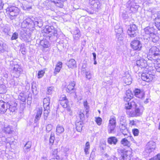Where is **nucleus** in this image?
<instances>
[{
  "mask_svg": "<svg viewBox=\"0 0 160 160\" xmlns=\"http://www.w3.org/2000/svg\"><path fill=\"white\" fill-rule=\"evenodd\" d=\"M136 64L137 66L141 68H144V70L141 74L142 79L143 81L147 82L152 81L155 76L151 74V72H148V68H146L147 65L146 60H145L143 58H141L139 60L137 61Z\"/></svg>",
  "mask_w": 160,
  "mask_h": 160,
  "instance_id": "1",
  "label": "nucleus"
},
{
  "mask_svg": "<svg viewBox=\"0 0 160 160\" xmlns=\"http://www.w3.org/2000/svg\"><path fill=\"white\" fill-rule=\"evenodd\" d=\"M37 19L34 18H28L24 20L22 23L23 28H27L31 29L34 28V26H38L41 27L42 26V22L41 20L37 21Z\"/></svg>",
  "mask_w": 160,
  "mask_h": 160,
  "instance_id": "2",
  "label": "nucleus"
},
{
  "mask_svg": "<svg viewBox=\"0 0 160 160\" xmlns=\"http://www.w3.org/2000/svg\"><path fill=\"white\" fill-rule=\"evenodd\" d=\"M42 35L46 37H51L53 36L58 37L59 34L57 30L53 26H46L42 32Z\"/></svg>",
  "mask_w": 160,
  "mask_h": 160,
  "instance_id": "3",
  "label": "nucleus"
},
{
  "mask_svg": "<svg viewBox=\"0 0 160 160\" xmlns=\"http://www.w3.org/2000/svg\"><path fill=\"white\" fill-rule=\"evenodd\" d=\"M144 31L146 34L148 35L149 39L154 43L156 42L158 40L159 38L155 34V30L153 27L149 26L146 27L144 29Z\"/></svg>",
  "mask_w": 160,
  "mask_h": 160,
  "instance_id": "4",
  "label": "nucleus"
},
{
  "mask_svg": "<svg viewBox=\"0 0 160 160\" xmlns=\"http://www.w3.org/2000/svg\"><path fill=\"white\" fill-rule=\"evenodd\" d=\"M160 56L159 49L156 46L152 47L149 50L148 54L147 55V58L150 60H156Z\"/></svg>",
  "mask_w": 160,
  "mask_h": 160,
  "instance_id": "5",
  "label": "nucleus"
},
{
  "mask_svg": "<svg viewBox=\"0 0 160 160\" xmlns=\"http://www.w3.org/2000/svg\"><path fill=\"white\" fill-rule=\"evenodd\" d=\"M7 12L9 14V18L11 20L15 19L18 15L19 10L16 7L11 6L6 9Z\"/></svg>",
  "mask_w": 160,
  "mask_h": 160,
  "instance_id": "6",
  "label": "nucleus"
},
{
  "mask_svg": "<svg viewBox=\"0 0 160 160\" xmlns=\"http://www.w3.org/2000/svg\"><path fill=\"white\" fill-rule=\"evenodd\" d=\"M89 3L91 8L95 12L100 8L101 4L99 0H89Z\"/></svg>",
  "mask_w": 160,
  "mask_h": 160,
  "instance_id": "7",
  "label": "nucleus"
},
{
  "mask_svg": "<svg viewBox=\"0 0 160 160\" xmlns=\"http://www.w3.org/2000/svg\"><path fill=\"white\" fill-rule=\"evenodd\" d=\"M135 109L132 111L128 110L127 111V113L130 117H134L140 116L142 113V111L139 108H137L136 106Z\"/></svg>",
  "mask_w": 160,
  "mask_h": 160,
  "instance_id": "8",
  "label": "nucleus"
},
{
  "mask_svg": "<svg viewBox=\"0 0 160 160\" xmlns=\"http://www.w3.org/2000/svg\"><path fill=\"white\" fill-rule=\"evenodd\" d=\"M7 109L8 108V110L10 111V115L16 112L17 110V104L16 102H12L11 103H6Z\"/></svg>",
  "mask_w": 160,
  "mask_h": 160,
  "instance_id": "9",
  "label": "nucleus"
},
{
  "mask_svg": "<svg viewBox=\"0 0 160 160\" xmlns=\"http://www.w3.org/2000/svg\"><path fill=\"white\" fill-rule=\"evenodd\" d=\"M131 47L134 50H140L142 47V44L140 41L135 40L131 43Z\"/></svg>",
  "mask_w": 160,
  "mask_h": 160,
  "instance_id": "10",
  "label": "nucleus"
},
{
  "mask_svg": "<svg viewBox=\"0 0 160 160\" xmlns=\"http://www.w3.org/2000/svg\"><path fill=\"white\" fill-rule=\"evenodd\" d=\"M137 29V27L135 24H132L130 25L128 28V35L131 37H134L136 36V31Z\"/></svg>",
  "mask_w": 160,
  "mask_h": 160,
  "instance_id": "11",
  "label": "nucleus"
},
{
  "mask_svg": "<svg viewBox=\"0 0 160 160\" xmlns=\"http://www.w3.org/2000/svg\"><path fill=\"white\" fill-rule=\"evenodd\" d=\"M134 93L135 96L138 98L142 99L144 97L145 92L143 90L135 89L134 91Z\"/></svg>",
  "mask_w": 160,
  "mask_h": 160,
  "instance_id": "12",
  "label": "nucleus"
},
{
  "mask_svg": "<svg viewBox=\"0 0 160 160\" xmlns=\"http://www.w3.org/2000/svg\"><path fill=\"white\" fill-rule=\"evenodd\" d=\"M13 71V72L17 75L16 77H18L19 75L22 73L23 71L21 67L19 65L17 64L14 66Z\"/></svg>",
  "mask_w": 160,
  "mask_h": 160,
  "instance_id": "13",
  "label": "nucleus"
},
{
  "mask_svg": "<svg viewBox=\"0 0 160 160\" xmlns=\"http://www.w3.org/2000/svg\"><path fill=\"white\" fill-rule=\"evenodd\" d=\"M75 85V82L73 81L69 83L66 87V91L67 92L72 93L75 92V90L74 89Z\"/></svg>",
  "mask_w": 160,
  "mask_h": 160,
  "instance_id": "14",
  "label": "nucleus"
},
{
  "mask_svg": "<svg viewBox=\"0 0 160 160\" xmlns=\"http://www.w3.org/2000/svg\"><path fill=\"white\" fill-rule=\"evenodd\" d=\"M35 113L36 114L35 121H37L40 119L42 113V108H37L35 110Z\"/></svg>",
  "mask_w": 160,
  "mask_h": 160,
  "instance_id": "15",
  "label": "nucleus"
},
{
  "mask_svg": "<svg viewBox=\"0 0 160 160\" xmlns=\"http://www.w3.org/2000/svg\"><path fill=\"white\" fill-rule=\"evenodd\" d=\"M123 80L125 83L127 85H129L131 83L132 79L130 75L128 73H126V76L123 77Z\"/></svg>",
  "mask_w": 160,
  "mask_h": 160,
  "instance_id": "16",
  "label": "nucleus"
},
{
  "mask_svg": "<svg viewBox=\"0 0 160 160\" xmlns=\"http://www.w3.org/2000/svg\"><path fill=\"white\" fill-rule=\"evenodd\" d=\"M12 128L10 125H4L2 128V131L6 133L10 134L12 131Z\"/></svg>",
  "mask_w": 160,
  "mask_h": 160,
  "instance_id": "17",
  "label": "nucleus"
},
{
  "mask_svg": "<svg viewBox=\"0 0 160 160\" xmlns=\"http://www.w3.org/2000/svg\"><path fill=\"white\" fill-rule=\"evenodd\" d=\"M67 64L69 68H73L77 67L76 61L73 59H71L68 61Z\"/></svg>",
  "mask_w": 160,
  "mask_h": 160,
  "instance_id": "18",
  "label": "nucleus"
},
{
  "mask_svg": "<svg viewBox=\"0 0 160 160\" xmlns=\"http://www.w3.org/2000/svg\"><path fill=\"white\" fill-rule=\"evenodd\" d=\"M8 51L6 44L2 41H0V53H3Z\"/></svg>",
  "mask_w": 160,
  "mask_h": 160,
  "instance_id": "19",
  "label": "nucleus"
},
{
  "mask_svg": "<svg viewBox=\"0 0 160 160\" xmlns=\"http://www.w3.org/2000/svg\"><path fill=\"white\" fill-rule=\"evenodd\" d=\"M32 146V142L31 141H28L25 145L23 148V151L24 153H27L30 150Z\"/></svg>",
  "mask_w": 160,
  "mask_h": 160,
  "instance_id": "20",
  "label": "nucleus"
},
{
  "mask_svg": "<svg viewBox=\"0 0 160 160\" xmlns=\"http://www.w3.org/2000/svg\"><path fill=\"white\" fill-rule=\"evenodd\" d=\"M50 101V98L49 97L46 98L44 99L43 101L44 108L49 109Z\"/></svg>",
  "mask_w": 160,
  "mask_h": 160,
  "instance_id": "21",
  "label": "nucleus"
},
{
  "mask_svg": "<svg viewBox=\"0 0 160 160\" xmlns=\"http://www.w3.org/2000/svg\"><path fill=\"white\" fill-rule=\"evenodd\" d=\"M30 38L29 36L26 32H22L21 35V39L26 42H29V39Z\"/></svg>",
  "mask_w": 160,
  "mask_h": 160,
  "instance_id": "22",
  "label": "nucleus"
},
{
  "mask_svg": "<svg viewBox=\"0 0 160 160\" xmlns=\"http://www.w3.org/2000/svg\"><path fill=\"white\" fill-rule=\"evenodd\" d=\"M118 141V139L115 137H111L109 138L108 139V142L110 144H113L114 145H116Z\"/></svg>",
  "mask_w": 160,
  "mask_h": 160,
  "instance_id": "23",
  "label": "nucleus"
},
{
  "mask_svg": "<svg viewBox=\"0 0 160 160\" xmlns=\"http://www.w3.org/2000/svg\"><path fill=\"white\" fill-rule=\"evenodd\" d=\"M64 131V129L63 127L59 125H58L57 127L56 133L58 135H59L62 133Z\"/></svg>",
  "mask_w": 160,
  "mask_h": 160,
  "instance_id": "24",
  "label": "nucleus"
},
{
  "mask_svg": "<svg viewBox=\"0 0 160 160\" xmlns=\"http://www.w3.org/2000/svg\"><path fill=\"white\" fill-rule=\"evenodd\" d=\"M134 106H136V104L134 102H126L125 104V108L129 110L131 109L132 107Z\"/></svg>",
  "mask_w": 160,
  "mask_h": 160,
  "instance_id": "25",
  "label": "nucleus"
},
{
  "mask_svg": "<svg viewBox=\"0 0 160 160\" xmlns=\"http://www.w3.org/2000/svg\"><path fill=\"white\" fill-rule=\"evenodd\" d=\"M83 124L82 122L81 121L76 123V128L78 132H80L82 131Z\"/></svg>",
  "mask_w": 160,
  "mask_h": 160,
  "instance_id": "26",
  "label": "nucleus"
},
{
  "mask_svg": "<svg viewBox=\"0 0 160 160\" xmlns=\"http://www.w3.org/2000/svg\"><path fill=\"white\" fill-rule=\"evenodd\" d=\"M40 45L44 48H47L50 45L49 42L46 39H43L40 42Z\"/></svg>",
  "mask_w": 160,
  "mask_h": 160,
  "instance_id": "27",
  "label": "nucleus"
},
{
  "mask_svg": "<svg viewBox=\"0 0 160 160\" xmlns=\"http://www.w3.org/2000/svg\"><path fill=\"white\" fill-rule=\"evenodd\" d=\"M6 103L4 102L2 100L0 101V108L1 112H3V113L7 111L8 110L7 108H6L5 107V106H6Z\"/></svg>",
  "mask_w": 160,
  "mask_h": 160,
  "instance_id": "28",
  "label": "nucleus"
},
{
  "mask_svg": "<svg viewBox=\"0 0 160 160\" xmlns=\"http://www.w3.org/2000/svg\"><path fill=\"white\" fill-rule=\"evenodd\" d=\"M149 144L152 145V146L151 147L149 146V145L147 147L146 151L147 152L150 153L151 152L153 151L155 148V143L153 142H149Z\"/></svg>",
  "mask_w": 160,
  "mask_h": 160,
  "instance_id": "29",
  "label": "nucleus"
},
{
  "mask_svg": "<svg viewBox=\"0 0 160 160\" xmlns=\"http://www.w3.org/2000/svg\"><path fill=\"white\" fill-rule=\"evenodd\" d=\"M121 157L124 158L125 160H130V157L128 155V152L125 151L122 152Z\"/></svg>",
  "mask_w": 160,
  "mask_h": 160,
  "instance_id": "30",
  "label": "nucleus"
},
{
  "mask_svg": "<svg viewBox=\"0 0 160 160\" xmlns=\"http://www.w3.org/2000/svg\"><path fill=\"white\" fill-rule=\"evenodd\" d=\"M115 125L108 124V132L109 133H113L114 132V129L116 127Z\"/></svg>",
  "mask_w": 160,
  "mask_h": 160,
  "instance_id": "31",
  "label": "nucleus"
},
{
  "mask_svg": "<svg viewBox=\"0 0 160 160\" xmlns=\"http://www.w3.org/2000/svg\"><path fill=\"white\" fill-rule=\"evenodd\" d=\"M155 60L156 62L155 65V68L158 72H160V59L158 58Z\"/></svg>",
  "mask_w": 160,
  "mask_h": 160,
  "instance_id": "32",
  "label": "nucleus"
},
{
  "mask_svg": "<svg viewBox=\"0 0 160 160\" xmlns=\"http://www.w3.org/2000/svg\"><path fill=\"white\" fill-rule=\"evenodd\" d=\"M1 30L5 34H8L10 30V28L8 26H4L3 27L1 26L0 29V30Z\"/></svg>",
  "mask_w": 160,
  "mask_h": 160,
  "instance_id": "33",
  "label": "nucleus"
},
{
  "mask_svg": "<svg viewBox=\"0 0 160 160\" xmlns=\"http://www.w3.org/2000/svg\"><path fill=\"white\" fill-rule=\"evenodd\" d=\"M51 1L56 4L57 6L61 8H62L63 5L62 4V2L61 0H51Z\"/></svg>",
  "mask_w": 160,
  "mask_h": 160,
  "instance_id": "34",
  "label": "nucleus"
},
{
  "mask_svg": "<svg viewBox=\"0 0 160 160\" xmlns=\"http://www.w3.org/2000/svg\"><path fill=\"white\" fill-rule=\"evenodd\" d=\"M83 105L84 108L86 109L85 110V115L87 117H88V110L89 107V106L88 105L87 102V101H85L83 102Z\"/></svg>",
  "mask_w": 160,
  "mask_h": 160,
  "instance_id": "35",
  "label": "nucleus"
},
{
  "mask_svg": "<svg viewBox=\"0 0 160 160\" xmlns=\"http://www.w3.org/2000/svg\"><path fill=\"white\" fill-rule=\"evenodd\" d=\"M90 148V143L89 142H87L85 144V146L84 149V152L86 154H88L89 152L88 151Z\"/></svg>",
  "mask_w": 160,
  "mask_h": 160,
  "instance_id": "36",
  "label": "nucleus"
},
{
  "mask_svg": "<svg viewBox=\"0 0 160 160\" xmlns=\"http://www.w3.org/2000/svg\"><path fill=\"white\" fill-rule=\"evenodd\" d=\"M27 96L23 93H20L18 96V98L20 100L23 102L26 101Z\"/></svg>",
  "mask_w": 160,
  "mask_h": 160,
  "instance_id": "37",
  "label": "nucleus"
},
{
  "mask_svg": "<svg viewBox=\"0 0 160 160\" xmlns=\"http://www.w3.org/2000/svg\"><path fill=\"white\" fill-rule=\"evenodd\" d=\"M108 124H112L116 126V119L115 117L113 116L111 117L109 120Z\"/></svg>",
  "mask_w": 160,
  "mask_h": 160,
  "instance_id": "38",
  "label": "nucleus"
},
{
  "mask_svg": "<svg viewBox=\"0 0 160 160\" xmlns=\"http://www.w3.org/2000/svg\"><path fill=\"white\" fill-rule=\"evenodd\" d=\"M59 103L64 108H67L68 106V99L62 101L60 102Z\"/></svg>",
  "mask_w": 160,
  "mask_h": 160,
  "instance_id": "39",
  "label": "nucleus"
},
{
  "mask_svg": "<svg viewBox=\"0 0 160 160\" xmlns=\"http://www.w3.org/2000/svg\"><path fill=\"white\" fill-rule=\"evenodd\" d=\"M135 3L133 0H129L127 2V5L130 8H134Z\"/></svg>",
  "mask_w": 160,
  "mask_h": 160,
  "instance_id": "40",
  "label": "nucleus"
},
{
  "mask_svg": "<svg viewBox=\"0 0 160 160\" xmlns=\"http://www.w3.org/2000/svg\"><path fill=\"white\" fill-rule=\"evenodd\" d=\"M85 112L83 110H81L79 114V117H80V120L82 122L84 120V113Z\"/></svg>",
  "mask_w": 160,
  "mask_h": 160,
  "instance_id": "41",
  "label": "nucleus"
},
{
  "mask_svg": "<svg viewBox=\"0 0 160 160\" xmlns=\"http://www.w3.org/2000/svg\"><path fill=\"white\" fill-rule=\"evenodd\" d=\"M117 29L115 28V32H117V36L118 37V36H120L119 38L118 37V39H119L120 40H122V38H121L120 36L121 35V33H122L123 32L122 29V28H119L118 29V31H117ZM122 37V36H121Z\"/></svg>",
  "mask_w": 160,
  "mask_h": 160,
  "instance_id": "42",
  "label": "nucleus"
},
{
  "mask_svg": "<svg viewBox=\"0 0 160 160\" xmlns=\"http://www.w3.org/2000/svg\"><path fill=\"white\" fill-rule=\"evenodd\" d=\"M44 110L43 112L44 118L45 120H46L48 116L49 109H47L46 108H44Z\"/></svg>",
  "mask_w": 160,
  "mask_h": 160,
  "instance_id": "43",
  "label": "nucleus"
},
{
  "mask_svg": "<svg viewBox=\"0 0 160 160\" xmlns=\"http://www.w3.org/2000/svg\"><path fill=\"white\" fill-rule=\"evenodd\" d=\"M121 143L124 146H128L129 144V142L126 138H123L121 141Z\"/></svg>",
  "mask_w": 160,
  "mask_h": 160,
  "instance_id": "44",
  "label": "nucleus"
},
{
  "mask_svg": "<svg viewBox=\"0 0 160 160\" xmlns=\"http://www.w3.org/2000/svg\"><path fill=\"white\" fill-rule=\"evenodd\" d=\"M154 21L156 27L160 31V21L157 18L154 19Z\"/></svg>",
  "mask_w": 160,
  "mask_h": 160,
  "instance_id": "45",
  "label": "nucleus"
},
{
  "mask_svg": "<svg viewBox=\"0 0 160 160\" xmlns=\"http://www.w3.org/2000/svg\"><path fill=\"white\" fill-rule=\"evenodd\" d=\"M125 95L128 97L130 98H132L133 97V95L131 91L129 90H128L126 91Z\"/></svg>",
  "mask_w": 160,
  "mask_h": 160,
  "instance_id": "46",
  "label": "nucleus"
},
{
  "mask_svg": "<svg viewBox=\"0 0 160 160\" xmlns=\"http://www.w3.org/2000/svg\"><path fill=\"white\" fill-rule=\"evenodd\" d=\"M53 91V87L52 86L50 87L47 88L46 93L48 94H51Z\"/></svg>",
  "mask_w": 160,
  "mask_h": 160,
  "instance_id": "47",
  "label": "nucleus"
},
{
  "mask_svg": "<svg viewBox=\"0 0 160 160\" xmlns=\"http://www.w3.org/2000/svg\"><path fill=\"white\" fill-rule=\"evenodd\" d=\"M45 73V71L43 70H41L39 71L38 72V78H41L42 77Z\"/></svg>",
  "mask_w": 160,
  "mask_h": 160,
  "instance_id": "48",
  "label": "nucleus"
},
{
  "mask_svg": "<svg viewBox=\"0 0 160 160\" xmlns=\"http://www.w3.org/2000/svg\"><path fill=\"white\" fill-rule=\"evenodd\" d=\"M95 121L98 125H101L102 122V119L99 117L95 118Z\"/></svg>",
  "mask_w": 160,
  "mask_h": 160,
  "instance_id": "49",
  "label": "nucleus"
},
{
  "mask_svg": "<svg viewBox=\"0 0 160 160\" xmlns=\"http://www.w3.org/2000/svg\"><path fill=\"white\" fill-rule=\"evenodd\" d=\"M26 2L25 3L26 4H24V6H23L22 8L23 10H29L30 9H31L32 8L31 6H28L26 5L28 4V3L26 1Z\"/></svg>",
  "mask_w": 160,
  "mask_h": 160,
  "instance_id": "50",
  "label": "nucleus"
},
{
  "mask_svg": "<svg viewBox=\"0 0 160 160\" xmlns=\"http://www.w3.org/2000/svg\"><path fill=\"white\" fill-rule=\"evenodd\" d=\"M18 33L16 32H15L12 35L11 39L12 40H16L18 38Z\"/></svg>",
  "mask_w": 160,
  "mask_h": 160,
  "instance_id": "51",
  "label": "nucleus"
},
{
  "mask_svg": "<svg viewBox=\"0 0 160 160\" xmlns=\"http://www.w3.org/2000/svg\"><path fill=\"white\" fill-rule=\"evenodd\" d=\"M55 139V137L54 135L53 134H51L50 135V137L49 139V142L52 144L54 142Z\"/></svg>",
  "mask_w": 160,
  "mask_h": 160,
  "instance_id": "52",
  "label": "nucleus"
},
{
  "mask_svg": "<svg viewBox=\"0 0 160 160\" xmlns=\"http://www.w3.org/2000/svg\"><path fill=\"white\" fill-rule=\"evenodd\" d=\"M120 123L123 125L125 122V118L124 116H121L119 118Z\"/></svg>",
  "mask_w": 160,
  "mask_h": 160,
  "instance_id": "53",
  "label": "nucleus"
},
{
  "mask_svg": "<svg viewBox=\"0 0 160 160\" xmlns=\"http://www.w3.org/2000/svg\"><path fill=\"white\" fill-rule=\"evenodd\" d=\"M25 50L26 49L24 46L22 45L20 51L22 54L25 55L26 54Z\"/></svg>",
  "mask_w": 160,
  "mask_h": 160,
  "instance_id": "54",
  "label": "nucleus"
},
{
  "mask_svg": "<svg viewBox=\"0 0 160 160\" xmlns=\"http://www.w3.org/2000/svg\"><path fill=\"white\" fill-rule=\"evenodd\" d=\"M132 131L134 136H137L138 135L139 132L138 129H134L132 130Z\"/></svg>",
  "mask_w": 160,
  "mask_h": 160,
  "instance_id": "55",
  "label": "nucleus"
},
{
  "mask_svg": "<svg viewBox=\"0 0 160 160\" xmlns=\"http://www.w3.org/2000/svg\"><path fill=\"white\" fill-rule=\"evenodd\" d=\"M149 160H160V154H158L156 156L152 158Z\"/></svg>",
  "mask_w": 160,
  "mask_h": 160,
  "instance_id": "56",
  "label": "nucleus"
},
{
  "mask_svg": "<svg viewBox=\"0 0 160 160\" xmlns=\"http://www.w3.org/2000/svg\"><path fill=\"white\" fill-rule=\"evenodd\" d=\"M86 77L88 79H90L91 78L92 74L89 72H87L85 73Z\"/></svg>",
  "mask_w": 160,
  "mask_h": 160,
  "instance_id": "57",
  "label": "nucleus"
},
{
  "mask_svg": "<svg viewBox=\"0 0 160 160\" xmlns=\"http://www.w3.org/2000/svg\"><path fill=\"white\" fill-rule=\"evenodd\" d=\"M67 99L66 98V96L64 95H62L60 98L59 102L62 101H64Z\"/></svg>",
  "mask_w": 160,
  "mask_h": 160,
  "instance_id": "58",
  "label": "nucleus"
},
{
  "mask_svg": "<svg viewBox=\"0 0 160 160\" xmlns=\"http://www.w3.org/2000/svg\"><path fill=\"white\" fill-rule=\"evenodd\" d=\"M61 69V68H58L57 67H56L54 72V74L55 75H56L59 72Z\"/></svg>",
  "mask_w": 160,
  "mask_h": 160,
  "instance_id": "59",
  "label": "nucleus"
},
{
  "mask_svg": "<svg viewBox=\"0 0 160 160\" xmlns=\"http://www.w3.org/2000/svg\"><path fill=\"white\" fill-rule=\"evenodd\" d=\"M74 39L76 40H78L79 38L81 37L80 33H79L73 36Z\"/></svg>",
  "mask_w": 160,
  "mask_h": 160,
  "instance_id": "60",
  "label": "nucleus"
},
{
  "mask_svg": "<svg viewBox=\"0 0 160 160\" xmlns=\"http://www.w3.org/2000/svg\"><path fill=\"white\" fill-rule=\"evenodd\" d=\"M32 92H33L34 90H36V84L34 82H33L32 84Z\"/></svg>",
  "mask_w": 160,
  "mask_h": 160,
  "instance_id": "61",
  "label": "nucleus"
},
{
  "mask_svg": "<svg viewBox=\"0 0 160 160\" xmlns=\"http://www.w3.org/2000/svg\"><path fill=\"white\" fill-rule=\"evenodd\" d=\"M80 33L79 30L78 29H76L73 32V36L77 34H78Z\"/></svg>",
  "mask_w": 160,
  "mask_h": 160,
  "instance_id": "62",
  "label": "nucleus"
},
{
  "mask_svg": "<svg viewBox=\"0 0 160 160\" xmlns=\"http://www.w3.org/2000/svg\"><path fill=\"white\" fill-rule=\"evenodd\" d=\"M132 98H130L128 97L125 95L124 97V100L126 102H129Z\"/></svg>",
  "mask_w": 160,
  "mask_h": 160,
  "instance_id": "63",
  "label": "nucleus"
},
{
  "mask_svg": "<svg viewBox=\"0 0 160 160\" xmlns=\"http://www.w3.org/2000/svg\"><path fill=\"white\" fill-rule=\"evenodd\" d=\"M56 67L58 68H61L62 67V63L61 62H59L57 64Z\"/></svg>",
  "mask_w": 160,
  "mask_h": 160,
  "instance_id": "64",
  "label": "nucleus"
}]
</instances>
